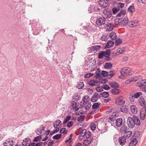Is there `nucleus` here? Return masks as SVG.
Masks as SVG:
<instances>
[{"instance_id":"obj_55","label":"nucleus","mask_w":146,"mask_h":146,"mask_svg":"<svg viewBox=\"0 0 146 146\" xmlns=\"http://www.w3.org/2000/svg\"><path fill=\"white\" fill-rule=\"evenodd\" d=\"M73 122L72 121H69L67 124L66 126L68 127H70L73 125Z\"/></svg>"},{"instance_id":"obj_9","label":"nucleus","mask_w":146,"mask_h":146,"mask_svg":"<svg viewBox=\"0 0 146 146\" xmlns=\"http://www.w3.org/2000/svg\"><path fill=\"white\" fill-rule=\"evenodd\" d=\"M93 139L92 137H86V139L84 140L83 142V144L84 146H88L92 141Z\"/></svg>"},{"instance_id":"obj_26","label":"nucleus","mask_w":146,"mask_h":146,"mask_svg":"<svg viewBox=\"0 0 146 146\" xmlns=\"http://www.w3.org/2000/svg\"><path fill=\"white\" fill-rule=\"evenodd\" d=\"M45 128V127H43L42 128L40 127L37 129L36 130L37 134L38 135H40L42 133L43 131H44Z\"/></svg>"},{"instance_id":"obj_13","label":"nucleus","mask_w":146,"mask_h":146,"mask_svg":"<svg viewBox=\"0 0 146 146\" xmlns=\"http://www.w3.org/2000/svg\"><path fill=\"white\" fill-rule=\"evenodd\" d=\"M103 13L106 17L109 18H110L111 16V12L108 9H104L103 10Z\"/></svg>"},{"instance_id":"obj_29","label":"nucleus","mask_w":146,"mask_h":146,"mask_svg":"<svg viewBox=\"0 0 146 146\" xmlns=\"http://www.w3.org/2000/svg\"><path fill=\"white\" fill-rule=\"evenodd\" d=\"M110 85L112 88H117L119 85L116 82H111L110 83Z\"/></svg>"},{"instance_id":"obj_45","label":"nucleus","mask_w":146,"mask_h":146,"mask_svg":"<svg viewBox=\"0 0 146 146\" xmlns=\"http://www.w3.org/2000/svg\"><path fill=\"white\" fill-rule=\"evenodd\" d=\"M101 74L102 76L106 77L107 76H108V73L106 71H102L101 72Z\"/></svg>"},{"instance_id":"obj_61","label":"nucleus","mask_w":146,"mask_h":146,"mask_svg":"<svg viewBox=\"0 0 146 146\" xmlns=\"http://www.w3.org/2000/svg\"><path fill=\"white\" fill-rule=\"evenodd\" d=\"M137 86L139 87L140 88L142 87L143 86V85L142 84V83L141 82V81L140 82H137L136 83Z\"/></svg>"},{"instance_id":"obj_22","label":"nucleus","mask_w":146,"mask_h":146,"mask_svg":"<svg viewBox=\"0 0 146 146\" xmlns=\"http://www.w3.org/2000/svg\"><path fill=\"white\" fill-rule=\"evenodd\" d=\"M120 91V90L117 88H113L111 90L112 93L113 94L116 95L119 94Z\"/></svg>"},{"instance_id":"obj_57","label":"nucleus","mask_w":146,"mask_h":146,"mask_svg":"<svg viewBox=\"0 0 146 146\" xmlns=\"http://www.w3.org/2000/svg\"><path fill=\"white\" fill-rule=\"evenodd\" d=\"M133 79H131V78H129L128 79L126 80L125 82V83L126 84H129L130 82H132Z\"/></svg>"},{"instance_id":"obj_40","label":"nucleus","mask_w":146,"mask_h":146,"mask_svg":"<svg viewBox=\"0 0 146 146\" xmlns=\"http://www.w3.org/2000/svg\"><path fill=\"white\" fill-rule=\"evenodd\" d=\"M96 82L95 80L90 81L89 83V85L92 86H96Z\"/></svg>"},{"instance_id":"obj_39","label":"nucleus","mask_w":146,"mask_h":146,"mask_svg":"<svg viewBox=\"0 0 146 146\" xmlns=\"http://www.w3.org/2000/svg\"><path fill=\"white\" fill-rule=\"evenodd\" d=\"M120 9L116 7H114L112 9L113 14L115 15L119 11Z\"/></svg>"},{"instance_id":"obj_41","label":"nucleus","mask_w":146,"mask_h":146,"mask_svg":"<svg viewBox=\"0 0 146 146\" xmlns=\"http://www.w3.org/2000/svg\"><path fill=\"white\" fill-rule=\"evenodd\" d=\"M140 135V132L138 131H136L132 137L133 138H138Z\"/></svg>"},{"instance_id":"obj_6","label":"nucleus","mask_w":146,"mask_h":146,"mask_svg":"<svg viewBox=\"0 0 146 146\" xmlns=\"http://www.w3.org/2000/svg\"><path fill=\"white\" fill-rule=\"evenodd\" d=\"M115 102L118 105H123L125 104V101L123 97L122 96H120L117 98Z\"/></svg>"},{"instance_id":"obj_1","label":"nucleus","mask_w":146,"mask_h":146,"mask_svg":"<svg viewBox=\"0 0 146 146\" xmlns=\"http://www.w3.org/2000/svg\"><path fill=\"white\" fill-rule=\"evenodd\" d=\"M120 72L121 75L124 76H130L132 74L131 68L128 67H125L121 69Z\"/></svg>"},{"instance_id":"obj_64","label":"nucleus","mask_w":146,"mask_h":146,"mask_svg":"<svg viewBox=\"0 0 146 146\" xmlns=\"http://www.w3.org/2000/svg\"><path fill=\"white\" fill-rule=\"evenodd\" d=\"M101 39L102 40L105 41L106 40V37L105 35H103L101 37Z\"/></svg>"},{"instance_id":"obj_54","label":"nucleus","mask_w":146,"mask_h":146,"mask_svg":"<svg viewBox=\"0 0 146 146\" xmlns=\"http://www.w3.org/2000/svg\"><path fill=\"white\" fill-rule=\"evenodd\" d=\"M91 133L90 131H88L87 132H86V137H92L91 136Z\"/></svg>"},{"instance_id":"obj_56","label":"nucleus","mask_w":146,"mask_h":146,"mask_svg":"<svg viewBox=\"0 0 146 146\" xmlns=\"http://www.w3.org/2000/svg\"><path fill=\"white\" fill-rule=\"evenodd\" d=\"M121 40L118 39L115 41V45L116 46L118 45L121 41Z\"/></svg>"},{"instance_id":"obj_49","label":"nucleus","mask_w":146,"mask_h":146,"mask_svg":"<svg viewBox=\"0 0 146 146\" xmlns=\"http://www.w3.org/2000/svg\"><path fill=\"white\" fill-rule=\"evenodd\" d=\"M100 105V104L98 103H95L92 105V108L93 109H96Z\"/></svg>"},{"instance_id":"obj_10","label":"nucleus","mask_w":146,"mask_h":146,"mask_svg":"<svg viewBox=\"0 0 146 146\" xmlns=\"http://www.w3.org/2000/svg\"><path fill=\"white\" fill-rule=\"evenodd\" d=\"M131 142L129 143V146H135L137 143V140L135 138L132 137L131 139Z\"/></svg>"},{"instance_id":"obj_42","label":"nucleus","mask_w":146,"mask_h":146,"mask_svg":"<svg viewBox=\"0 0 146 146\" xmlns=\"http://www.w3.org/2000/svg\"><path fill=\"white\" fill-rule=\"evenodd\" d=\"M115 24L117 25H121V19H117L115 21Z\"/></svg>"},{"instance_id":"obj_15","label":"nucleus","mask_w":146,"mask_h":146,"mask_svg":"<svg viewBox=\"0 0 146 146\" xmlns=\"http://www.w3.org/2000/svg\"><path fill=\"white\" fill-rule=\"evenodd\" d=\"M132 118L135 124L137 126H139L140 125V121L139 118L135 115H134Z\"/></svg>"},{"instance_id":"obj_43","label":"nucleus","mask_w":146,"mask_h":146,"mask_svg":"<svg viewBox=\"0 0 146 146\" xmlns=\"http://www.w3.org/2000/svg\"><path fill=\"white\" fill-rule=\"evenodd\" d=\"M128 10L129 12L133 13L134 10V6L133 5L130 6Z\"/></svg>"},{"instance_id":"obj_23","label":"nucleus","mask_w":146,"mask_h":146,"mask_svg":"<svg viewBox=\"0 0 146 146\" xmlns=\"http://www.w3.org/2000/svg\"><path fill=\"white\" fill-rule=\"evenodd\" d=\"M77 104L76 102L74 101L72 102L71 107L73 109H75L76 111H78L79 109V108H77Z\"/></svg>"},{"instance_id":"obj_60","label":"nucleus","mask_w":146,"mask_h":146,"mask_svg":"<svg viewBox=\"0 0 146 146\" xmlns=\"http://www.w3.org/2000/svg\"><path fill=\"white\" fill-rule=\"evenodd\" d=\"M94 96L98 98H100L101 97V96H100L99 94L96 92L94 93Z\"/></svg>"},{"instance_id":"obj_25","label":"nucleus","mask_w":146,"mask_h":146,"mask_svg":"<svg viewBox=\"0 0 146 146\" xmlns=\"http://www.w3.org/2000/svg\"><path fill=\"white\" fill-rule=\"evenodd\" d=\"M114 44L113 41L111 40H109L107 42L106 47L109 48L113 46Z\"/></svg>"},{"instance_id":"obj_35","label":"nucleus","mask_w":146,"mask_h":146,"mask_svg":"<svg viewBox=\"0 0 146 146\" xmlns=\"http://www.w3.org/2000/svg\"><path fill=\"white\" fill-rule=\"evenodd\" d=\"M92 8V7H91V8H90L89 9V10L90 9L92 10L90 11L91 13L94 12L98 11L100 10V9L98 8V7L96 6L94 7L93 9H91Z\"/></svg>"},{"instance_id":"obj_5","label":"nucleus","mask_w":146,"mask_h":146,"mask_svg":"<svg viewBox=\"0 0 146 146\" xmlns=\"http://www.w3.org/2000/svg\"><path fill=\"white\" fill-rule=\"evenodd\" d=\"M146 108H143L140 112V118L142 120H144L146 117Z\"/></svg>"},{"instance_id":"obj_62","label":"nucleus","mask_w":146,"mask_h":146,"mask_svg":"<svg viewBox=\"0 0 146 146\" xmlns=\"http://www.w3.org/2000/svg\"><path fill=\"white\" fill-rule=\"evenodd\" d=\"M109 119L110 120L112 121H114L115 120H116V119L115 118V117H113L111 115V116L109 117Z\"/></svg>"},{"instance_id":"obj_27","label":"nucleus","mask_w":146,"mask_h":146,"mask_svg":"<svg viewBox=\"0 0 146 146\" xmlns=\"http://www.w3.org/2000/svg\"><path fill=\"white\" fill-rule=\"evenodd\" d=\"M86 129H83L80 132V135L79 136V139H81V137H83L85 135L86 136Z\"/></svg>"},{"instance_id":"obj_36","label":"nucleus","mask_w":146,"mask_h":146,"mask_svg":"<svg viewBox=\"0 0 146 146\" xmlns=\"http://www.w3.org/2000/svg\"><path fill=\"white\" fill-rule=\"evenodd\" d=\"M125 52V51L123 49L121 48H118L117 50V52H116V53L117 54H124V52Z\"/></svg>"},{"instance_id":"obj_3","label":"nucleus","mask_w":146,"mask_h":146,"mask_svg":"<svg viewBox=\"0 0 146 146\" xmlns=\"http://www.w3.org/2000/svg\"><path fill=\"white\" fill-rule=\"evenodd\" d=\"M106 23V19L104 17L98 18L96 21V24L99 26L104 25Z\"/></svg>"},{"instance_id":"obj_12","label":"nucleus","mask_w":146,"mask_h":146,"mask_svg":"<svg viewBox=\"0 0 146 146\" xmlns=\"http://www.w3.org/2000/svg\"><path fill=\"white\" fill-rule=\"evenodd\" d=\"M108 2L105 0H100L99 1V4L102 8H105L107 7Z\"/></svg>"},{"instance_id":"obj_63","label":"nucleus","mask_w":146,"mask_h":146,"mask_svg":"<svg viewBox=\"0 0 146 146\" xmlns=\"http://www.w3.org/2000/svg\"><path fill=\"white\" fill-rule=\"evenodd\" d=\"M138 76H136L134 78H131V79H133V80H132L133 81H137V80H138Z\"/></svg>"},{"instance_id":"obj_50","label":"nucleus","mask_w":146,"mask_h":146,"mask_svg":"<svg viewBox=\"0 0 146 146\" xmlns=\"http://www.w3.org/2000/svg\"><path fill=\"white\" fill-rule=\"evenodd\" d=\"M61 122L60 120L57 119L55 121L54 124L56 125V126H58L60 124V125H61Z\"/></svg>"},{"instance_id":"obj_32","label":"nucleus","mask_w":146,"mask_h":146,"mask_svg":"<svg viewBox=\"0 0 146 146\" xmlns=\"http://www.w3.org/2000/svg\"><path fill=\"white\" fill-rule=\"evenodd\" d=\"M112 66L111 63H106L105 64L104 67L105 68L108 69L111 68Z\"/></svg>"},{"instance_id":"obj_59","label":"nucleus","mask_w":146,"mask_h":146,"mask_svg":"<svg viewBox=\"0 0 146 146\" xmlns=\"http://www.w3.org/2000/svg\"><path fill=\"white\" fill-rule=\"evenodd\" d=\"M141 82L143 86H146V79L143 80H141Z\"/></svg>"},{"instance_id":"obj_48","label":"nucleus","mask_w":146,"mask_h":146,"mask_svg":"<svg viewBox=\"0 0 146 146\" xmlns=\"http://www.w3.org/2000/svg\"><path fill=\"white\" fill-rule=\"evenodd\" d=\"M71 117L69 116H68L66 117V118L64 120L63 122V123L64 124L67 123L68 121H69Z\"/></svg>"},{"instance_id":"obj_34","label":"nucleus","mask_w":146,"mask_h":146,"mask_svg":"<svg viewBox=\"0 0 146 146\" xmlns=\"http://www.w3.org/2000/svg\"><path fill=\"white\" fill-rule=\"evenodd\" d=\"M142 94L141 92H137L135 93L133 96H132V97H134L135 98H137L139 97Z\"/></svg>"},{"instance_id":"obj_47","label":"nucleus","mask_w":146,"mask_h":146,"mask_svg":"<svg viewBox=\"0 0 146 146\" xmlns=\"http://www.w3.org/2000/svg\"><path fill=\"white\" fill-rule=\"evenodd\" d=\"M67 132V131H66V129L65 128H62L60 129V133H66Z\"/></svg>"},{"instance_id":"obj_7","label":"nucleus","mask_w":146,"mask_h":146,"mask_svg":"<svg viewBox=\"0 0 146 146\" xmlns=\"http://www.w3.org/2000/svg\"><path fill=\"white\" fill-rule=\"evenodd\" d=\"M13 144V141L10 139H7L3 143V145L4 146H12Z\"/></svg>"},{"instance_id":"obj_53","label":"nucleus","mask_w":146,"mask_h":146,"mask_svg":"<svg viewBox=\"0 0 146 146\" xmlns=\"http://www.w3.org/2000/svg\"><path fill=\"white\" fill-rule=\"evenodd\" d=\"M90 128L92 130H94L96 128V125L94 123H92L91 124Z\"/></svg>"},{"instance_id":"obj_16","label":"nucleus","mask_w":146,"mask_h":146,"mask_svg":"<svg viewBox=\"0 0 146 146\" xmlns=\"http://www.w3.org/2000/svg\"><path fill=\"white\" fill-rule=\"evenodd\" d=\"M139 100V102L140 105L143 107V108H146V102L143 97H141Z\"/></svg>"},{"instance_id":"obj_19","label":"nucleus","mask_w":146,"mask_h":146,"mask_svg":"<svg viewBox=\"0 0 146 146\" xmlns=\"http://www.w3.org/2000/svg\"><path fill=\"white\" fill-rule=\"evenodd\" d=\"M105 27L106 28V31H111L113 29V26L111 23H109L108 25H106Z\"/></svg>"},{"instance_id":"obj_2","label":"nucleus","mask_w":146,"mask_h":146,"mask_svg":"<svg viewBox=\"0 0 146 146\" xmlns=\"http://www.w3.org/2000/svg\"><path fill=\"white\" fill-rule=\"evenodd\" d=\"M127 127H122L121 128L122 130L124 131L125 133L124 136H125V137L126 139H128L130 138L132 135V133L131 131H126Z\"/></svg>"},{"instance_id":"obj_17","label":"nucleus","mask_w":146,"mask_h":146,"mask_svg":"<svg viewBox=\"0 0 146 146\" xmlns=\"http://www.w3.org/2000/svg\"><path fill=\"white\" fill-rule=\"evenodd\" d=\"M81 105L83 107H84L85 109L87 110L89 109L91 106V103L88 102V103H83L82 104L81 103Z\"/></svg>"},{"instance_id":"obj_14","label":"nucleus","mask_w":146,"mask_h":146,"mask_svg":"<svg viewBox=\"0 0 146 146\" xmlns=\"http://www.w3.org/2000/svg\"><path fill=\"white\" fill-rule=\"evenodd\" d=\"M126 138L125 136H122L119 137V142L121 146L124 145L126 142Z\"/></svg>"},{"instance_id":"obj_30","label":"nucleus","mask_w":146,"mask_h":146,"mask_svg":"<svg viewBox=\"0 0 146 146\" xmlns=\"http://www.w3.org/2000/svg\"><path fill=\"white\" fill-rule=\"evenodd\" d=\"M90 98L88 96H85L82 98V101L84 103H88V102L90 100Z\"/></svg>"},{"instance_id":"obj_28","label":"nucleus","mask_w":146,"mask_h":146,"mask_svg":"<svg viewBox=\"0 0 146 146\" xmlns=\"http://www.w3.org/2000/svg\"><path fill=\"white\" fill-rule=\"evenodd\" d=\"M100 95H102V97L104 98H108L109 96V93L107 92H104L102 93H101Z\"/></svg>"},{"instance_id":"obj_51","label":"nucleus","mask_w":146,"mask_h":146,"mask_svg":"<svg viewBox=\"0 0 146 146\" xmlns=\"http://www.w3.org/2000/svg\"><path fill=\"white\" fill-rule=\"evenodd\" d=\"M102 88L105 90H108L110 88L108 85L105 84L102 85Z\"/></svg>"},{"instance_id":"obj_18","label":"nucleus","mask_w":146,"mask_h":146,"mask_svg":"<svg viewBox=\"0 0 146 146\" xmlns=\"http://www.w3.org/2000/svg\"><path fill=\"white\" fill-rule=\"evenodd\" d=\"M130 109L132 113L136 114L137 112V109L134 105H132L130 106Z\"/></svg>"},{"instance_id":"obj_46","label":"nucleus","mask_w":146,"mask_h":146,"mask_svg":"<svg viewBox=\"0 0 146 146\" xmlns=\"http://www.w3.org/2000/svg\"><path fill=\"white\" fill-rule=\"evenodd\" d=\"M84 86L83 83V82H81L78 84L77 87L78 88L81 89Z\"/></svg>"},{"instance_id":"obj_8","label":"nucleus","mask_w":146,"mask_h":146,"mask_svg":"<svg viewBox=\"0 0 146 146\" xmlns=\"http://www.w3.org/2000/svg\"><path fill=\"white\" fill-rule=\"evenodd\" d=\"M101 47V46L100 45H95L93 46H92L90 47L91 51L94 53H96L97 51L100 50Z\"/></svg>"},{"instance_id":"obj_33","label":"nucleus","mask_w":146,"mask_h":146,"mask_svg":"<svg viewBox=\"0 0 146 146\" xmlns=\"http://www.w3.org/2000/svg\"><path fill=\"white\" fill-rule=\"evenodd\" d=\"M105 51H102L100 52L98 55V58L99 59H102L104 57Z\"/></svg>"},{"instance_id":"obj_38","label":"nucleus","mask_w":146,"mask_h":146,"mask_svg":"<svg viewBox=\"0 0 146 146\" xmlns=\"http://www.w3.org/2000/svg\"><path fill=\"white\" fill-rule=\"evenodd\" d=\"M61 136V135L60 134H57L52 137V138L53 139H60Z\"/></svg>"},{"instance_id":"obj_31","label":"nucleus","mask_w":146,"mask_h":146,"mask_svg":"<svg viewBox=\"0 0 146 146\" xmlns=\"http://www.w3.org/2000/svg\"><path fill=\"white\" fill-rule=\"evenodd\" d=\"M120 110L121 112L124 113H127L128 111V109L124 106L120 108Z\"/></svg>"},{"instance_id":"obj_37","label":"nucleus","mask_w":146,"mask_h":146,"mask_svg":"<svg viewBox=\"0 0 146 146\" xmlns=\"http://www.w3.org/2000/svg\"><path fill=\"white\" fill-rule=\"evenodd\" d=\"M41 139V136H37L34 138L33 141L34 142H37L39 141Z\"/></svg>"},{"instance_id":"obj_58","label":"nucleus","mask_w":146,"mask_h":146,"mask_svg":"<svg viewBox=\"0 0 146 146\" xmlns=\"http://www.w3.org/2000/svg\"><path fill=\"white\" fill-rule=\"evenodd\" d=\"M124 3H120L118 4V7L119 8H122L124 7Z\"/></svg>"},{"instance_id":"obj_4","label":"nucleus","mask_w":146,"mask_h":146,"mask_svg":"<svg viewBox=\"0 0 146 146\" xmlns=\"http://www.w3.org/2000/svg\"><path fill=\"white\" fill-rule=\"evenodd\" d=\"M133 121V118L129 117L127 119V123L129 128H133L135 126V124Z\"/></svg>"},{"instance_id":"obj_11","label":"nucleus","mask_w":146,"mask_h":146,"mask_svg":"<svg viewBox=\"0 0 146 146\" xmlns=\"http://www.w3.org/2000/svg\"><path fill=\"white\" fill-rule=\"evenodd\" d=\"M110 56V49H108L106 50V51H105V53L104 54V57H105V59L106 60H108L111 59Z\"/></svg>"},{"instance_id":"obj_21","label":"nucleus","mask_w":146,"mask_h":146,"mask_svg":"<svg viewBox=\"0 0 146 146\" xmlns=\"http://www.w3.org/2000/svg\"><path fill=\"white\" fill-rule=\"evenodd\" d=\"M129 22L128 19L127 17H125L123 19H121V25L123 26H125L127 25Z\"/></svg>"},{"instance_id":"obj_44","label":"nucleus","mask_w":146,"mask_h":146,"mask_svg":"<svg viewBox=\"0 0 146 146\" xmlns=\"http://www.w3.org/2000/svg\"><path fill=\"white\" fill-rule=\"evenodd\" d=\"M85 117L84 115H81L78 117L77 120L79 122H81L83 121Z\"/></svg>"},{"instance_id":"obj_24","label":"nucleus","mask_w":146,"mask_h":146,"mask_svg":"<svg viewBox=\"0 0 146 146\" xmlns=\"http://www.w3.org/2000/svg\"><path fill=\"white\" fill-rule=\"evenodd\" d=\"M110 37L111 39L113 40H115L117 38V36L115 33L112 32L110 35Z\"/></svg>"},{"instance_id":"obj_52","label":"nucleus","mask_w":146,"mask_h":146,"mask_svg":"<svg viewBox=\"0 0 146 146\" xmlns=\"http://www.w3.org/2000/svg\"><path fill=\"white\" fill-rule=\"evenodd\" d=\"M98 99V98L93 96L91 98V101L93 102H95L97 101Z\"/></svg>"},{"instance_id":"obj_20","label":"nucleus","mask_w":146,"mask_h":146,"mask_svg":"<svg viewBox=\"0 0 146 146\" xmlns=\"http://www.w3.org/2000/svg\"><path fill=\"white\" fill-rule=\"evenodd\" d=\"M122 119L121 118H119L116 120V125L118 127L121 126L122 123Z\"/></svg>"}]
</instances>
